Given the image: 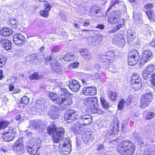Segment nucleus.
<instances>
[{
    "mask_svg": "<svg viewBox=\"0 0 155 155\" xmlns=\"http://www.w3.org/2000/svg\"><path fill=\"white\" fill-rule=\"evenodd\" d=\"M135 149L134 144L130 141H123L118 144L117 147V151L123 155H132Z\"/></svg>",
    "mask_w": 155,
    "mask_h": 155,
    "instance_id": "1",
    "label": "nucleus"
},
{
    "mask_svg": "<svg viewBox=\"0 0 155 155\" xmlns=\"http://www.w3.org/2000/svg\"><path fill=\"white\" fill-rule=\"evenodd\" d=\"M119 12L116 11L112 12L110 13L108 17V20L109 22L110 23L116 24L118 23L119 24L117 25L116 30H119L123 26V24H119L120 21L123 22V20H120L119 18L120 15Z\"/></svg>",
    "mask_w": 155,
    "mask_h": 155,
    "instance_id": "2",
    "label": "nucleus"
},
{
    "mask_svg": "<svg viewBox=\"0 0 155 155\" xmlns=\"http://www.w3.org/2000/svg\"><path fill=\"white\" fill-rule=\"evenodd\" d=\"M140 58V54L137 50H132L129 53L128 61L129 64L134 66L137 64Z\"/></svg>",
    "mask_w": 155,
    "mask_h": 155,
    "instance_id": "3",
    "label": "nucleus"
},
{
    "mask_svg": "<svg viewBox=\"0 0 155 155\" xmlns=\"http://www.w3.org/2000/svg\"><path fill=\"white\" fill-rule=\"evenodd\" d=\"M63 145L60 144L59 145V150L61 155H67L69 154L71 152V150L70 148L71 143L68 139H66L63 141Z\"/></svg>",
    "mask_w": 155,
    "mask_h": 155,
    "instance_id": "4",
    "label": "nucleus"
},
{
    "mask_svg": "<svg viewBox=\"0 0 155 155\" xmlns=\"http://www.w3.org/2000/svg\"><path fill=\"white\" fill-rule=\"evenodd\" d=\"M84 106L89 111L95 106H98V100L97 97L87 98L84 102Z\"/></svg>",
    "mask_w": 155,
    "mask_h": 155,
    "instance_id": "5",
    "label": "nucleus"
},
{
    "mask_svg": "<svg viewBox=\"0 0 155 155\" xmlns=\"http://www.w3.org/2000/svg\"><path fill=\"white\" fill-rule=\"evenodd\" d=\"M58 104L61 107V109L63 110L67 108L68 106L70 105L72 103V99L71 97H69L67 95L64 94H61V97L60 101H58Z\"/></svg>",
    "mask_w": 155,
    "mask_h": 155,
    "instance_id": "6",
    "label": "nucleus"
},
{
    "mask_svg": "<svg viewBox=\"0 0 155 155\" xmlns=\"http://www.w3.org/2000/svg\"><path fill=\"white\" fill-rule=\"evenodd\" d=\"M153 96L150 93H145L143 94L140 99V103L142 108H144L149 105L152 101Z\"/></svg>",
    "mask_w": 155,
    "mask_h": 155,
    "instance_id": "7",
    "label": "nucleus"
},
{
    "mask_svg": "<svg viewBox=\"0 0 155 155\" xmlns=\"http://www.w3.org/2000/svg\"><path fill=\"white\" fill-rule=\"evenodd\" d=\"M14 152L18 154H22L24 152V145L22 139L20 138L14 143L12 147Z\"/></svg>",
    "mask_w": 155,
    "mask_h": 155,
    "instance_id": "8",
    "label": "nucleus"
},
{
    "mask_svg": "<svg viewBox=\"0 0 155 155\" xmlns=\"http://www.w3.org/2000/svg\"><path fill=\"white\" fill-rule=\"evenodd\" d=\"M64 135V130L62 127L58 128L52 135L53 141L57 143L62 139Z\"/></svg>",
    "mask_w": 155,
    "mask_h": 155,
    "instance_id": "9",
    "label": "nucleus"
},
{
    "mask_svg": "<svg viewBox=\"0 0 155 155\" xmlns=\"http://www.w3.org/2000/svg\"><path fill=\"white\" fill-rule=\"evenodd\" d=\"M78 118L77 112L73 110H69L67 111V113L64 117V120L68 123L75 120Z\"/></svg>",
    "mask_w": 155,
    "mask_h": 155,
    "instance_id": "10",
    "label": "nucleus"
},
{
    "mask_svg": "<svg viewBox=\"0 0 155 155\" xmlns=\"http://www.w3.org/2000/svg\"><path fill=\"white\" fill-rule=\"evenodd\" d=\"M113 42L118 47H123L126 44V41L124 36L121 34H118L114 36Z\"/></svg>",
    "mask_w": 155,
    "mask_h": 155,
    "instance_id": "11",
    "label": "nucleus"
},
{
    "mask_svg": "<svg viewBox=\"0 0 155 155\" xmlns=\"http://www.w3.org/2000/svg\"><path fill=\"white\" fill-rule=\"evenodd\" d=\"M78 119L84 126L87 125L92 122V116L89 114L82 113L79 116Z\"/></svg>",
    "mask_w": 155,
    "mask_h": 155,
    "instance_id": "12",
    "label": "nucleus"
},
{
    "mask_svg": "<svg viewBox=\"0 0 155 155\" xmlns=\"http://www.w3.org/2000/svg\"><path fill=\"white\" fill-rule=\"evenodd\" d=\"M13 40L15 45L19 46L22 45L26 41L25 37L20 33L15 34L13 36Z\"/></svg>",
    "mask_w": 155,
    "mask_h": 155,
    "instance_id": "13",
    "label": "nucleus"
},
{
    "mask_svg": "<svg viewBox=\"0 0 155 155\" xmlns=\"http://www.w3.org/2000/svg\"><path fill=\"white\" fill-rule=\"evenodd\" d=\"M115 57L114 52L110 51L106 52L104 54L101 55L100 58L104 62L106 61L110 63L112 62V61L114 60Z\"/></svg>",
    "mask_w": 155,
    "mask_h": 155,
    "instance_id": "14",
    "label": "nucleus"
},
{
    "mask_svg": "<svg viewBox=\"0 0 155 155\" xmlns=\"http://www.w3.org/2000/svg\"><path fill=\"white\" fill-rule=\"evenodd\" d=\"M67 83L70 89L73 92H77L80 88L81 86L77 80H71L68 81Z\"/></svg>",
    "mask_w": 155,
    "mask_h": 155,
    "instance_id": "15",
    "label": "nucleus"
},
{
    "mask_svg": "<svg viewBox=\"0 0 155 155\" xmlns=\"http://www.w3.org/2000/svg\"><path fill=\"white\" fill-rule=\"evenodd\" d=\"M103 37L101 34H99L97 37L91 38L88 40V44L92 47L97 46L100 43L102 40Z\"/></svg>",
    "mask_w": 155,
    "mask_h": 155,
    "instance_id": "16",
    "label": "nucleus"
},
{
    "mask_svg": "<svg viewBox=\"0 0 155 155\" xmlns=\"http://www.w3.org/2000/svg\"><path fill=\"white\" fill-rule=\"evenodd\" d=\"M59 110V109L56 106H51L49 109V115L53 119H56L58 117Z\"/></svg>",
    "mask_w": 155,
    "mask_h": 155,
    "instance_id": "17",
    "label": "nucleus"
},
{
    "mask_svg": "<svg viewBox=\"0 0 155 155\" xmlns=\"http://www.w3.org/2000/svg\"><path fill=\"white\" fill-rule=\"evenodd\" d=\"M50 65L52 70L56 73L59 74H62V72L60 68V64L57 62L55 59H52L51 60Z\"/></svg>",
    "mask_w": 155,
    "mask_h": 155,
    "instance_id": "18",
    "label": "nucleus"
},
{
    "mask_svg": "<svg viewBox=\"0 0 155 155\" xmlns=\"http://www.w3.org/2000/svg\"><path fill=\"white\" fill-rule=\"evenodd\" d=\"M97 92L96 88L95 87H84L82 90V93L86 95H94Z\"/></svg>",
    "mask_w": 155,
    "mask_h": 155,
    "instance_id": "19",
    "label": "nucleus"
},
{
    "mask_svg": "<svg viewBox=\"0 0 155 155\" xmlns=\"http://www.w3.org/2000/svg\"><path fill=\"white\" fill-rule=\"evenodd\" d=\"M113 124V129L110 130L108 133L109 135H115L118 131L119 123L117 118L114 119Z\"/></svg>",
    "mask_w": 155,
    "mask_h": 155,
    "instance_id": "20",
    "label": "nucleus"
},
{
    "mask_svg": "<svg viewBox=\"0 0 155 155\" xmlns=\"http://www.w3.org/2000/svg\"><path fill=\"white\" fill-rule=\"evenodd\" d=\"M152 53L150 50H147L144 51L142 55L141 61L144 62L150 60L152 58Z\"/></svg>",
    "mask_w": 155,
    "mask_h": 155,
    "instance_id": "21",
    "label": "nucleus"
},
{
    "mask_svg": "<svg viewBox=\"0 0 155 155\" xmlns=\"http://www.w3.org/2000/svg\"><path fill=\"white\" fill-rule=\"evenodd\" d=\"M84 126V125L82 124L76 123L75 124L73 125L71 127V130L75 133H80Z\"/></svg>",
    "mask_w": 155,
    "mask_h": 155,
    "instance_id": "22",
    "label": "nucleus"
},
{
    "mask_svg": "<svg viewBox=\"0 0 155 155\" xmlns=\"http://www.w3.org/2000/svg\"><path fill=\"white\" fill-rule=\"evenodd\" d=\"M1 45L7 50L11 49L12 48L11 41L8 39L2 38L1 41Z\"/></svg>",
    "mask_w": 155,
    "mask_h": 155,
    "instance_id": "23",
    "label": "nucleus"
},
{
    "mask_svg": "<svg viewBox=\"0 0 155 155\" xmlns=\"http://www.w3.org/2000/svg\"><path fill=\"white\" fill-rule=\"evenodd\" d=\"M13 33V30L10 28H2L0 30V34L3 36H10Z\"/></svg>",
    "mask_w": 155,
    "mask_h": 155,
    "instance_id": "24",
    "label": "nucleus"
},
{
    "mask_svg": "<svg viewBox=\"0 0 155 155\" xmlns=\"http://www.w3.org/2000/svg\"><path fill=\"white\" fill-rule=\"evenodd\" d=\"M26 149L27 152L31 154H35L37 152L39 148L37 146L34 145L32 146H27Z\"/></svg>",
    "mask_w": 155,
    "mask_h": 155,
    "instance_id": "25",
    "label": "nucleus"
},
{
    "mask_svg": "<svg viewBox=\"0 0 155 155\" xmlns=\"http://www.w3.org/2000/svg\"><path fill=\"white\" fill-rule=\"evenodd\" d=\"M45 99L43 98H40L38 100L35 105V107L37 110H41L44 107L45 104Z\"/></svg>",
    "mask_w": 155,
    "mask_h": 155,
    "instance_id": "26",
    "label": "nucleus"
},
{
    "mask_svg": "<svg viewBox=\"0 0 155 155\" xmlns=\"http://www.w3.org/2000/svg\"><path fill=\"white\" fill-rule=\"evenodd\" d=\"M2 137L4 141L6 142H9L12 141L15 137L16 133L13 134H8L2 133Z\"/></svg>",
    "mask_w": 155,
    "mask_h": 155,
    "instance_id": "27",
    "label": "nucleus"
},
{
    "mask_svg": "<svg viewBox=\"0 0 155 155\" xmlns=\"http://www.w3.org/2000/svg\"><path fill=\"white\" fill-rule=\"evenodd\" d=\"M100 10L98 7L96 6H94L91 9L89 14L90 15H97L98 16V15L99 14H100Z\"/></svg>",
    "mask_w": 155,
    "mask_h": 155,
    "instance_id": "28",
    "label": "nucleus"
},
{
    "mask_svg": "<svg viewBox=\"0 0 155 155\" xmlns=\"http://www.w3.org/2000/svg\"><path fill=\"white\" fill-rule=\"evenodd\" d=\"M49 97L52 99L53 102L57 104H58V101H60V97H61V95L59 96V97L57 94L52 93H50L48 94Z\"/></svg>",
    "mask_w": 155,
    "mask_h": 155,
    "instance_id": "29",
    "label": "nucleus"
},
{
    "mask_svg": "<svg viewBox=\"0 0 155 155\" xmlns=\"http://www.w3.org/2000/svg\"><path fill=\"white\" fill-rule=\"evenodd\" d=\"M57 128L55 125L53 123H51L49 126L48 128V133L49 135L52 134L53 135V134L55 133Z\"/></svg>",
    "mask_w": 155,
    "mask_h": 155,
    "instance_id": "30",
    "label": "nucleus"
},
{
    "mask_svg": "<svg viewBox=\"0 0 155 155\" xmlns=\"http://www.w3.org/2000/svg\"><path fill=\"white\" fill-rule=\"evenodd\" d=\"M131 86L133 88L135 89V90L140 89L142 87V83L141 81H135L132 82Z\"/></svg>",
    "mask_w": 155,
    "mask_h": 155,
    "instance_id": "31",
    "label": "nucleus"
},
{
    "mask_svg": "<svg viewBox=\"0 0 155 155\" xmlns=\"http://www.w3.org/2000/svg\"><path fill=\"white\" fill-rule=\"evenodd\" d=\"M33 126L36 129L38 130L43 127V123L41 120H35L33 122Z\"/></svg>",
    "mask_w": 155,
    "mask_h": 155,
    "instance_id": "32",
    "label": "nucleus"
},
{
    "mask_svg": "<svg viewBox=\"0 0 155 155\" xmlns=\"http://www.w3.org/2000/svg\"><path fill=\"white\" fill-rule=\"evenodd\" d=\"M101 102L102 107L106 110H107L109 107V105L103 97L100 98Z\"/></svg>",
    "mask_w": 155,
    "mask_h": 155,
    "instance_id": "33",
    "label": "nucleus"
},
{
    "mask_svg": "<svg viewBox=\"0 0 155 155\" xmlns=\"http://www.w3.org/2000/svg\"><path fill=\"white\" fill-rule=\"evenodd\" d=\"M98 106L94 107L93 108L90 110V112L92 113H97L99 114H103L104 113V112L100 108L97 107Z\"/></svg>",
    "mask_w": 155,
    "mask_h": 155,
    "instance_id": "34",
    "label": "nucleus"
},
{
    "mask_svg": "<svg viewBox=\"0 0 155 155\" xmlns=\"http://www.w3.org/2000/svg\"><path fill=\"white\" fill-rule=\"evenodd\" d=\"M74 56L73 55H71L70 54H67L64 56L63 59L65 61H72L74 59Z\"/></svg>",
    "mask_w": 155,
    "mask_h": 155,
    "instance_id": "35",
    "label": "nucleus"
},
{
    "mask_svg": "<svg viewBox=\"0 0 155 155\" xmlns=\"http://www.w3.org/2000/svg\"><path fill=\"white\" fill-rule=\"evenodd\" d=\"M10 24L12 25V27L14 29H17L18 25V23L17 20L15 19H12L10 20Z\"/></svg>",
    "mask_w": 155,
    "mask_h": 155,
    "instance_id": "36",
    "label": "nucleus"
},
{
    "mask_svg": "<svg viewBox=\"0 0 155 155\" xmlns=\"http://www.w3.org/2000/svg\"><path fill=\"white\" fill-rule=\"evenodd\" d=\"M146 14L150 20L153 19L154 18V13L151 10L147 11Z\"/></svg>",
    "mask_w": 155,
    "mask_h": 155,
    "instance_id": "37",
    "label": "nucleus"
},
{
    "mask_svg": "<svg viewBox=\"0 0 155 155\" xmlns=\"http://www.w3.org/2000/svg\"><path fill=\"white\" fill-rule=\"evenodd\" d=\"M118 95L115 92L111 91L109 95V97L112 100L116 101L117 99Z\"/></svg>",
    "mask_w": 155,
    "mask_h": 155,
    "instance_id": "38",
    "label": "nucleus"
},
{
    "mask_svg": "<svg viewBox=\"0 0 155 155\" xmlns=\"http://www.w3.org/2000/svg\"><path fill=\"white\" fill-rule=\"evenodd\" d=\"M42 77V75L38 76V73L36 72L29 76V78L31 80L34 79H38L41 78Z\"/></svg>",
    "mask_w": 155,
    "mask_h": 155,
    "instance_id": "39",
    "label": "nucleus"
},
{
    "mask_svg": "<svg viewBox=\"0 0 155 155\" xmlns=\"http://www.w3.org/2000/svg\"><path fill=\"white\" fill-rule=\"evenodd\" d=\"M127 32V38L128 37H131L132 38H134L136 36V32L133 30H128Z\"/></svg>",
    "mask_w": 155,
    "mask_h": 155,
    "instance_id": "40",
    "label": "nucleus"
},
{
    "mask_svg": "<svg viewBox=\"0 0 155 155\" xmlns=\"http://www.w3.org/2000/svg\"><path fill=\"white\" fill-rule=\"evenodd\" d=\"M14 128L13 127H9L8 129L6 130L3 132V134H13V133H16L14 131Z\"/></svg>",
    "mask_w": 155,
    "mask_h": 155,
    "instance_id": "41",
    "label": "nucleus"
},
{
    "mask_svg": "<svg viewBox=\"0 0 155 155\" xmlns=\"http://www.w3.org/2000/svg\"><path fill=\"white\" fill-rule=\"evenodd\" d=\"M154 68V65L152 64H150L146 67L145 68V70L147 72H149V73H150L153 71Z\"/></svg>",
    "mask_w": 155,
    "mask_h": 155,
    "instance_id": "42",
    "label": "nucleus"
},
{
    "mask_svg": "<svg viewBox=\"0 0 155 155\" xmlns=\"http://www.w3.org/2000/svg\"><path fill=\"white\" fill-rule=\"evenodd\" d=\"M9 123L6 121H0V130L4 129L8 125Z\"/></svg>",
    "mask_w": 155,
    "mask_h": 155,
    "instance_id": "43",
    "label": "nucleus"
},
{
    "mask_svg": "<svg viewBox=\"0 0 155 155\" xmlns=\"http://www.w3.org/2000/svg\"><path fill=\"white\" fill-rule=\"evenodd\" d=\"M132 82H135V81H140V78H139L138 75L136 73H134L131 77Z\"/></svg>",
    "mask_w": 155,
    "mask_h": 155,
    "instance_id": "44",
    "label": "nucleus"
},
{
    "mask_svg": "<svg viewBox=\"0 0 155 155\" xmlns=\"http://www.w3.org/2000/svg\"><path fill=\"white\" fill-rule=\"evenodd\" d=\"M29 98L28 97L26 96L24 97L21 98L20 104H24V105L27 104L29 103Z\"/></svg>",
    "mask_w": 155,
    "mask_h": 155,
    "instance_id": "45",
    "label": "nucleus"
},
{
    "mask_svg": "<svg viewBox=\"0 0 155 155\" xmlns=\"http://www.w3.org/2000/svg\"><path fill=\"white\" fill-rule=\"evenodd\" d=\"M40 15L44 17L47 18L48 17V12L46 10H41L39 12Z\"/></svg>",
    "mask_w": 155,
    "mask_h": 155,
    "instance_id": "46",
    "label": "nucleus"
},
{
    "mask_svg": "<svg viewBox=\"0 0 155 155\" xmlns=\"http://www.w3.org/2000/svg\"><path fill=\"white\" fill-rule=\"evenodd\" d=\"M6 62V58L2 55H0V68L3 67Z\"/></svg>",
    "mask_w": 155,
    "mask_h": 155,
    "instance_id": "47",
    "label": "nucleus"
},
{
    "mask_svg": "<svg viewBox=\"0 0 155 155\" xmlns=\"http://www.w3.org/2000/svg\"><path fill=\"white\" fill-rule=\"evenodd\" d=\"M152 146H147V148L144 151V153L145 155H150L152 151Z\"/></svg>",
    "mask_w": 155,
    "mask_h": 155,
    "instance_id": "48",
    "label": "nucleus"
},
{
    "mask_svg": "<svg viewBox=\"0 0 155 155\" xmlns=\"http://www.w3.org/2000/svg\"><path fill=\"white\" fill-rule=\"evenodd\" d=\"M124 100L122 99L119 102L118 104V108L120 110H122L124 107Z\"/></svg>",
    "mask_w": 155,
    "mask_h": 155,
    "instance_id": "49",
    "label": "nucleus"
},
{
    "mask_svg": "<svg viewBox=\"0 0 155 155\" xmlns=\"http://www.w3.org/2000/svg\"><path fill=\"white\" fill-rule=\"evenodd\" d=\"M155 114L153 112L148 113L146 116L145 118L147 120H150L152 119L154 116Z\"/></svg>",
    "mask_w": 155,
    "mask_h": 155,
    "instance_id": "50",
    "label": "nucleus"
},
{
    "mask_svg": "<svg viewBox=\"0 0 155 155\" xmlns=\"http://www.w3.org/2000/svg\"><path fill=\"white\" fill-rule=\"evenodd\" d=\"M61 94L65 95H71V94L69 93L68 91L66 88H64L60 89Z\"/></svg>",
    "mask_w": 155,
    "mask_h": 155,
    "instance_id": "51",
    "label": "nucleus"
},
{
    "mask_svg": "<svg viewBox=\"0 0 155 155\" xmlns=\"http://www.w3.org/2000/svg\"><path fill=\"white\" fill-rule=\"evenodd\" d=\"M80 53L81 56L84 57L89 52L87 50L85 49L82 48L80 50Z\"/></svg>",
    "mask_w": 155,
    "mask_h": 155,
    "instance_id": "52",
    "label": "nucleus"
},
{
    "mask_svg": "<svg viewBox=\"0 0 155 155\" xmlns=\"http://www.w3.org/2000/svg\"><path fill=\"white\" fill-rule=\"evenodd\" d=\"M121 3H123V2L120 0H111V7L117 4L119 5L120 4H121Z\"/></svg>",
    "mask_w": 155,
    "mask_h": 155,
    "instance_id": "53",
    "label": "nucleus"
},
{
    "mask_svg": "<svg viewBox=\"0 0 155 155\" xmlns=\"http://www.w3.org/2000/svg\"><path fill=\"white\" fill-rule=\"evenodd\" d=\"M150 81L152 85L155 87V74H152Z\"/></svg>",
    "mask_w": 155,
    "mask_h": 155,
    "instance_id": "54",
    "label": "nucleus"
},
{
    "mask_svg": "<svg viewBox=\"0 0 155 155\" xmlns=\"http://www.w3.org/2000/svg\"><path fill=\"white\" fill-rule=\"evenodd\" d=\"M150 74L149 72H147L145 70L142 73V75L143 78L145 80L147 79Z\"/></svg>",
    "mask_w": 155,
    "mask_h": 155,
    "instance_id": "55",
    "label": "nucleus"
},
{
    "mask_svg": "<svg viewBox=\"0 0 155 155\" xmlns=\"http://www.w3.org/2000/svg\"><path fill=\"white\" fill-rule=\"evenodd\" d=\"M51 56H47L45 59V62L46 64H48V63L51 60Z\"/></svg>",
    "mask_w": 155,
    "mask_h": 155,
    "instance_id": "56",
    "label": "nucleus"
},
{
    "mask_svg": "<svg viewBox=\"0 0 155 155\" xmlns=\"http://www.w3.org/2000/svg\"><path fill=\"white\" fill-rule=\"evenodd\" d=\"M153 7V4L151 3H149L145 5L144 8L146 9L152 8Z\"/></svg>",
    "mask_w": 155,
    "mask_h": 155,
    "instance_id": "57",
    "label": "nucleus"
},
{
    "mask_svg": "<svg viewBox=\"0 0 155 155\" xmlns=\"http://www.w3.org/2000/svg\"><path fill=\"white\" fill-rule=\"evenodd\" d=\"M79 65V63L78 62H75L73 63L72 64L71 66H72L73 68H75L78 67Z\"/></svg>",
    "mask_w": 155,
    "mask_h": 155,
    "instance_id": "58",
    "label": "nucleus"
},
{
    "mask_svg": "<svg viewBox=\"0 0 155 155\" xmlns=\"http://www.w3.org/2000/svg\"><path fill=\"white\" fill-rule=\"evenodd\" d=\"M59 50V48L57 46L54 47L52 50V52H57Z\"/></svg>",
    "mask_w": 155,
    "mask_h": 155,
    "instance_id": "59",
    "label": "nucleus"
},
{
    "mask_svg": "<svg viewBox=\"0 0 155 155\" xmlns=\"http://www.w3.org/2000/svg\"><path fill=\"white\" fill-rule=\"evenodd\" d=\"M85 59L88 60H90L91 58V55L90 53H88L86 56L84 57Z\"/></svg>",
    "mask_w": 155,
    "mask_h": 155,
    "instance_id": "60",
    "label": "nucleus"
},
{
    "mask_svg": "<svg viewBox=\"0 0 155 155\" xmlns=\"http://www.w3.org/2000/svg\"><path fill=\"white\" fill-rule=\"evenodd\" d=\"M82 83L84 85H87V84H89V82L87 80H85L84 79H82L81 80Z\"/></svg>",
    "mask_w": 155,
    "mask_h": 155,
    "instance_id": "61",
    "label": "nucleus"
},
{
    "mask_svg": "<svg viewBox=\"0 0 155 155\" xmlns=\"http://www.w3.org/2000/svg\"><path fill=\"white\" fill-rule=\"evenodd\" d=\"M16 54L18 55V56H22V51L21 50H17L16 51Z\"/></svg>",
    "mask_w": 155,
    "mask_h": 155,
    "instance_id": "62",
    "label": "nucleus"
},
{
    "mask_svg": "<svg viewBox=\"0 0 155 155\" xmlns=\"http://www.w3.org/2000/svg\"><path fill=\"white\" fill-rule=\"evenodd\" d=\"M104 148L102 144H99L98 145V147L97 148V150H100Z\"/></svg>",
    "mask_w": 155,
    "mask_h": 155,
    "instance_id": "63",
    "label": "nucleus"
},
{
    "mask_svg": "<svg viewBox=\"0 0 155 155\" xmlns=\"http://www.w3.org/2000/svg\"><path fill=\"white\" fill-rule=\"evenodd\" d=\"M150 46L153 47H155V38L153 39V40L149 44Z\"/></svg>",
    "mask_w": 155,
    "mask_h": 155,
    "instance_id": "64",
    "label": "nucleus"
}]
</instances>
